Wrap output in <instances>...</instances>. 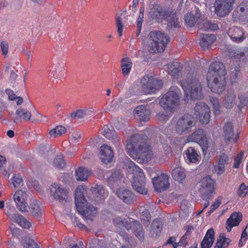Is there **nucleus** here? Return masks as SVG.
<instances>
[{
	"label": "nucleus",
	"mask_w": 248,
	"mask_h": 248,
	"mask_svg": "<svg viewBox=\"0 0 248 248\" xmlns=\"http://www.w3.org/2000/svg\"><path fill=\"white\" fill-rule=\"evenodd\" d=\"M185 158L189 163H198L200 162L201 156L197 151L190 147L185 151Z\"/></svg>",
	"instance_id": "nucleus-26"
},
{
	"label": "nucleus",
	"mask_w": 248,
	"mask_h": 248,
	"mask_svg": "<svg viewBox=\"0 0 248 248\" xmlns=\"http://www.w3.org/2000/svg\"><path fill=\"white\" fill-rule=\"evenodd\" d=\"M172 177L173 179L181 182L186 178L184 169L182 168H176L172 171Z\"/></svg>",
	"instance_id": "nucleus-40"
},
{
	"label": "nucleus",
	"mask_w": 248,
	"mask_h": 248,
	"mask_svg": "<svg viewBox=\"0 0 248 248\" xmlns=\"http://www.w3.org/2000/svg\"><path fill=\"white\" fill-rule=\"evenodd\" d=\"M16 117L14 120L15 123H18L21 122L22 120L25 121H29L31 120V112L26 108L20 107L17 109L16 112Z\"/></svg>",
	"instance_id": "nucleus-28"
},
{
	"label": "nucleus",
	"mask_w": 248,
	"mask_h": 248,
	"mask_svg": "<svg viewBox=\"0 0 248 248\" xmlns=\"http://www.w3.org/2000/svg\"><path fill=\"white\" fill-rule=\"evenodd\" d=\"M50 192L52 196L56 199L63 200L67 197L68 191L67 189L57 183H54L50 187Z\"/></svg>",
	"instance_id": "nucleus-19"
},
{
	"label": "nucleus",
	"mask_w": 248,
	"mask_h": 248,
	"mask_svg": "<svg viewBox=\"0 0 248 248\" xmlns=\"http://www.w3.org/2000/svg\"><path fill=\"white\" fill-rule=\"evenodd\" d=\"M215 181L209 176L203 178L200 183L199 191L204 199L209 200L215 193Z\"/></svg>",
	"instance_id": "nucleus-11"
},
{
	"label": "nucleus",
	"mask_w": 248,
	"mask_h": 248,
	"mask_svg": "<svg viewBox=\"0 0 248 248\" xmlns=\"http://www.w3.org/2000/svg\"><path fill=\"white\" fill-rule=\"evenodd\" d=\"M195 113L198 116L200 122L202 124L209 123L210 117L209 107L204 103H197L194 108Z\"/></svg>",
	"instance_id": "nucleus-15"
},
{
	"label": "nucleus",
	"mask_w": 248,
	"mask_h": 248,
	"mask_svg": "<svg viewBox=\"0 0 248 248\" xmlns=\"http://www.w3.org/2000/svg\"><path fill=\"white\" fill-rule=\"evenodd\" d=\"M93 112L92 109H78L73 112L71 114V117L72 119H81L84 118L87 115H91Z\"/></svg>",
	"instance_id": "nucleus-39"
},
{
	"label": "nucleus",
	"mask_w": 248,
	"mask_h": 248,
	"mask_svg": "<svg viewBox=\"0 0 248 248\" xmlns=\"http://www.w3.org/2000/svg\"><path fill=\"white\" fill-rule=\"evenodd\" d=\"M85 189L83 186H78L75 190V202L77 210L84 219L92 221L97 213L96 209L88 204L84 197Z\"/></svg>",
	"instance_id": "nucleus-4"
},
{
	"label": "nucleus",
	"mask_w": 248,
	"mask_h": 248,
	"mask_svg": "<svg viewBox=\"0 0 248 248\" xmlns=\"http://www.w3.org/2000/svg\"><path fill=\"white\" fill-rule=\"evenodd\" d=\"M234 2V0H216L214 6L215 13L217 16L229 15Z\"/></svg>",
	"instance_id": "nucleus-13"
},
{
	"label": "nucleus",
	"mask_w": 248,
	"mask_h": 248,
	"mask_svg": "<svg viewBox=\"0 0 248 248\" xmlns=\"http://www.w3.org/2000/svg\"><path fill=\"white\" fill-rule=\"evenodd\" d=\"M210 102L212 104L215 114H219L220 112V105L219 100L217 98L212 97L210 99Z\"/></svg>",
	"instance_id": "nucleus-50"
},
{
	"label": "nucleus",
	"mask_w": 248,
	"mask_h": 248,
	"mask_svg": "<svg viewBox=\"0 0 248 248\" xmlns=\"http://www.w3.org/2000/svg\"><path fill=\"white\" fill-rule=\"evenodd\" d=\"M129 168V171L133 174V188L140 194H146L147 190L145 187V178L143 171L133 162L130 163Z\"/></svg>",
	"instance_id": "nucleus-8"
},
{
	"label": "nucleus",
	"mask_w": 248,
	"mask_h": 248,
	"mask_svg": "<svg viewBox=\"0 0 248 248\" xmlns=\"http://www.w3.org/2000/svg\"><path fill=\"white\" fill-rule=\"evenodd\" d=\"M170 41L167 34L160 31H151L146 42L148 50L152 53L163 52Z\"/></svg>",
	"instance_id": "nucleus-5"
},
{
	"label": "nucleus",
	"mask_w": 248,
	"mask_h": 248,
	"mask_svg": "<svg viewBox=\"0 0 248 248\" xmlns=\"http://www.w3.org/2000/svg\"><path fill=\"white\" fill-rule=\"evenodd\" d=\"M248 193V186L242 183L239 186L237 190V195L242 198L245 197Z\"/></svg>",
	"instance_id": "nucleus-55"
},
{
	"label": "nucleus",
	"mask_w": 248,
	"mask_h": 248,
	"mask_svg": "<svg viewBox=\"0 0 248 248\" xmlns=\"http://www.w3.org/2000/svg\"><path fill=\"white\" fill-rule=\"evenodd\" d=\"M116 25L119 35L121 36L124 28L126 26V19L122 16H117L116 19Z\"/></svg>",
	"instance_id": "nucleus-45"
},
{
	"label": "nucleus",
	"mask_w": 248,
	"mask_h": 248,
	"mask_svg": "<svg viewBox=\"0 0 248 248\" xmlns=\"http://www.w3.org/2000/svg\"><path fill=\"white\" fill-rule=\"evenodd\" d=\"M188 142H195L199 143L204 151L207 148V140L203 130L199 129L187 138Z\"/></svg>",
	"instance_id": "nucleus-17"
},
{
	"label": "nucleus",
	"mask_w": 248,
	"mask_h": 248,
	"mask_svg": "<svg viewBox=\"0 0 248 248\" xmlns=\"http://www.w3.org/2000/svg\"><path fill=\"white\" fill-rule=\"evenodd\" d=\"M73 175L72 174L64 173L61 176L62 181L64 183H69L73 180Z\"/></svg>",
	"instance_id": "nucleus-62"
},
{
	"label": "nucleus",
	"mask_w": 248,
	"mask_h": 248,
	"mask_svg": "<svg viewBox=\"0 0 248 248\" xmlns=\"http://www.w3.org/2000/svg\"><path fill=\"white\" fill-rule=\"evenodd\" d=\"M118 197L127 204L133 202L136 199L133 193L129 190L121 188L117 191Z\"/></svg>",
	"instance_id": "nucleus-25"
},
{
	"label": "nucleus",
	"mask_w": 248,
	"mask_h": 248,
	"mask_svg": "<svg viewBox=\"0 0 248 248\" xmlns=\"http://www.w3.org/2000/svg\"><path fill=\"white\" fill-rule=\"evenodd\" d=\"M186 24L190 27L197 25L198 23H202L204 16H185Z\"/></svg>",
	"instance_id": "nucleus-41"
},
{
	"label": "nucleus",
	"mask_w": 248,
	"mask_h": 248,
	"mask_svg": "<svg viewBox=\"0 0 248 248\" xmlns=\"http://www.w3.org/2000/svg\"><path fill=\"white\" fill-rule=\"evenodd\" d=\"M121 177V173L119 171H116L112 173L111 175L108 179V183L109 185L112 183L117 182Z\"/></svg>",
	"instance_id": "nucleus-58"
},
{
	"label": "nucleus",
	"mask_w": 248,
	"mask_h": 248,
	"mask_svg": "<svg viewBox=\"0 0 248 248\" xmlns=\"http://www.w3.org/2000/svg\"><path fill=\"white\" fill-rule=\"evenodd\" d=\"M216 39V36L214 34H203L201 37L200 46L203 49H208Z\"/></svg>",
	"instance_id": "nucleus-31"
},
{
	"label": "nucleus",
	"mask_w": 248,
	"mask_h": 248,
	"mask_svg": "<svg viewBox=\"0 0 248 248\" xmlns=\"http://www.w3.org/2000/svg\"><path fill=\"white\" fill-rule=\"evenodd\" d=\"M144 94H153L162 89L163 83L161 79L146 75L141 78Z\"/></svg>",
	"instance_id": "nucleus-10"
},
{
	"label": "nucleus",
	"mask_w": 248,
	"mask_h": 248,
	"mask_svg": "<svg viewBox=\"0 0 248 248\" xmlns=\"http://www.w3.org/2000/svg\"><path fill=\"white\" fill-rule=\"evenodd\" d=\"M131 60L128 57H124L121 60V69L123 75L124 77L128 76L132 67Z\"/></svg>",
	"instance_id": "nucleus-34"
},
{
	"label": "nucleus",
	"mask_w": 248,
	"mask_h": 248,
	"mask_svg": "<svg viewBox=\"0 0 248 248\" xmlns=\"http://www.w3.org/2000/svg\"><path fill=\"white\" fill-rule=\"evenodd\" d=\"M5 93L8 95V98L10 100L14 101L16 100V103L17 105L19 106L23 103V98L21 96H16L12 90L10 89H6L5 90Z\"/></svg>",
	"instance_id": "nucleus-42"
},
{
	"label": "nucleus",
	"mask_w": 248,
	"mask_h": 248,
	"mask_svg": "<svg viewBox=\"0 0 248 248\" xmlns=\"http://www.w3.org/2000/svg\"><path fill=\"white\" fill-rule=\"evenodd\" d=\"M27 196L26 191L23 189H18L14 194L13 199L16 207L21 212H28V205L26 202Z\"/></svg>",
	"instance_id": "nucleus-14"
},
{
	"label": "nucleus",
	"mask_w": 248,
	"mask_h": 248,
	"mask_svg": "<svg viewBox=\"0 0 248 248\" xmlns=\"http://www.w3.org/2000/svg\"><path fill=\"white\" fill-rule=\"evenodd\" d=\"M146 132L135 134L127 140L126 149L127 153L134 159H141L144 162L151 160L153 152L147 144L148 139Z\"/></svg>",
	"instance_id": "nucleus-1"
},
{
	"label": "nucleus",
	"mask_w": 248,
	"mask_h": 248,
	"mask_svg": "<svg viewBox=\"0 0 248 248\" xmlns=\"http://www.w3.org/2000/svg\"><path fill=\"white\" fill-rule=\"evenodd\" d=\"M151 111L146 106L137 107L134 111L135 118L140 122H147L150 118Z\"/></svg>",
	"instance_id": "nucleus-18"
},
{
	"label": "nucleus",
	"mask_w": 248,
	"mask_h": 248,
	"mask_svg": "<svg viewBox=\"0 0 248 248\" xmlns=\"http://www.w3.org/2000/svg\"><path fill=\"white\" fill-rule=\"evenodd\" d=\"M140 212L141 214L140 217V219L145 222H149L151 219V217L148 210H146L144 207H141Z\"/></svg>",
	"instance_id": "nucleus-52"
},
{
	"label": "nucleus",
	"mask_w": 248,
	"mask_h": 248,
	"mask_svg": "<svg viewBox=\"0 0 248 248\" xmlns=\"http://www.w3.org/2000/svg\"><path fill=\"white\" fill-rule=\"evenodd\" d=\"M164 20L167 21V25L169 28L179 27L180 23L177 16H164Z\"/></svg>",
	"instance_id": "nucleus-44"
},
{
	"label": "nucleus",
	"mask_w": 248,
	"mask_h": 248,
	"mask_svg": "<svg viewBox=\"0 0 248 248\" xmlns=\"http://www.w3.org/2000/svg\"><path fill=\"white\" fill-rule=\"evenodd\" d=\"M91 191L94 196L104 199L107 195V190L101 185H95L91 188Z\"/></svg>",
	"instance_id": "nucleus-37"
},
{
	"label": "nucleus",
	"mask_w": 248,
	"mask_h": 248,
	"mask_svg": "<svg viewBox=\"0 0 248 248\" xmlns=\"http://www.w3.org/2000/svg\"><path fill=\"white\" fill-rule=\"evenodd\" d=\"M65 132L66 129L64 126L59 125L51 129L49 132V135L50 138H54L56 137L61 136Z\"/></svg>",
	"instance_id": "nucleus-43"
},
{
	"label": "nucleus",
	"mask_w": 248,
	"mask_h": 248,
	"mask_svg": "<svg viewBox=\"0 0 248 248\" xmlns=\"http://www.w3.org/2000/svg\"><path fill=\"white\" fill-rule=\"evenodd\" d=\"M22 244L24 248H38L37 244L32 240L26 238L22 241Z\"/></svg>",
	"instance_id": "nucleus-49"
},
{
	"label": "nucleus",
	"mask_w": 248,
	"mask_h": 248,
	"mask_svg": "<svg viewBox=\"0 0 248 248\" xmlns=\"http://www.w3.org/2000/svg\"><path fill=\"white\" fill-rule=\"evenodd\" d=\"M238 98L240 100L239 109L242 111L243 108L248 106V94L239 95Z\"/></svg>",
	"instance_id": "nucleus-51"
},
{
	"label": "nucleus",
	"mask_w": 248,
	"mask_h": 248,
	"mask_svg": "<svg viewBox=\"0 0 248 248\" xmlns=\"http://www.w3.org/2000/svg\"><path fill=\"white\" fill-rule=\"evenodd\" d=\"M102 133L108 139L114 140L115 139H117L116 132L109 129L107 125L104 126Z\"/></svg>",
	"instance_id": "nucleus-46"
},
{
	"label": "nucleus",
	"mask_w": 248,
	"mask_h": 248,
	"mask_svg": "<svg viewBox=\"0 0 248 248\" xmlns=\"http://www.w3.org/2000/svg\"><path fill=\"white\" fill-rule=\"evenodd\" d=\"M231 161V159L227 155L223 153L219 156L217 163L225 167V165L230 163Z\"/></svg>",
	"instance_id": "nucleus-54"
},
{
	"label": "nucleus",
	"mask_w": 248,
	"mask_h": 248,
	"mask_svg": "<svg viewBox=\"0 0 248 248\" xmlns=\"http://www.w3.org/2000/svg\"><path fill=\"white\" fill-rule=\"evenodd\" d=\"M181 91L175 86H171L168 92L160 99L159 104L167 111L173 113L180 105Z\"/></svg>",
	"instance_id": "nucleus-6"
},
{
	"label": "nucleus",
	"mask_w": 248,
	"mask_h": 248,
	"mask_svg": "<svg viewBox=\"0 0 248 248\" xmlns=\"http://www.w3.org/2000/svg\"><path fill=\"white\" fill-rule=\"evenodd\" d=\"M70 217L72 223L75 225V226H77L78 228L81 229H86L85 226L78 221L77 220V218L75 216L71 215L70 216Z\"/></svg>",
	"instance_id": "nucleus-63"
},
{
	"label": "nucleus",
	"mask_w": 248,
	"mask_h": 248,
	"mask_svg": "<svg viewBox=\"0 0 248 248\" xmlns=\"http://www.w3.org/2000/svg\"><path fill=\"white\" fill-rule=\"evenodd\" d=\"M180 82L186 98L189 97L191 100L202 98V87L196 73L193 72H185L183 79L180 80Z\"/></svg>",
	"instance_id": "nucleus-3"
},
{
	"label": "nucleus",
	"mask_w": 248,
	"mask_h": 248,
	"mask_svg": "<svg viewBox=\"0 0 248 248\" xmlns=\"http://www.w3.org/2000/svg\"><path fill=\"white\" fill-rule=\"evenodd\" d=\"M228 34L233 42L236 43L241 42L246 38L243 30L239 27L230 28L228 31Z\"/></svg>",
	"instance_id": "nucleus-22"
},
{
	"label": "nucleus",
	"mask_w": 248,
	"mask_h": 248,
	"mask_svg": "<svg viewBox=\"0 0 248 248\" xmlns=\"http://www.w3.org/2000/svg\"><path fill=\"white\" fill-rule=\"evenodd\" d=\"M242 219V215L240 212H233L227 219L226 229L230 232L232 228L239 225Z\"/></svg>",
	"instance_id": "nucleus-23"
},
{
	"label": "nucleus",
	"mask_w": 248,
	"mask_h": 248,
	"mask_svg": "<svg viewBox=\"0 0 248 248\" xmlns=\"http://www.w3.org/2000/svg\"><path fill=\"white\" fill-rule=\"evenodd\" d=\"M244 156V152H240L234 159L233 168L237 169L241 163L242 160Z\"/></svg>",
	"instance_id": "nucleus-59"
},
{
	"label": "nucleus",
	"mask_w": 248,
	"mask_h": 248,
	"mask_svg": "<svg viewBox=\"0 0 248 248\" xmlns=\"http://www.w3.org/2000/svg\"><path fill=\"white\" fill-rule=\"evenodd\" d=\"M169 179V176L164 173L153 178L152 182L155 190L158 192H160L169 188L170 187Z\"/></svg>",
	"instance_id": "nucleus-16"
},
{
	"label": "nucleus",
	"mask_w": 248,
	"mask_h": 248,
	"mask_svg": "<svg viewBox=\"0 0 248 248\" xmlns=\"http://www.w3.org/2000/svg\"><path fill=\"white\" fill-rule=\"evenodd\" d=\"M114 224L120 229L125 228L128 231L130 230L140 241L144 239V232L141 225L136 220H131L129 217L123 218L118 217L113 220Z\"/></svg>",
	"instance_id": "nucleus-7"
},
{
	"label": "nucleus",
	"mask_w": 248,
	"mask_h": 248,
	"mask_svg": "<svg viewBox=\"0 0 248 248\" xmlns=\"http://www.w3.org/2000/svg\"><path fill=\"white\" fill-rule=\"evenodd\" d=\"M168 72L174 78L178 79L179 73L182 69V65L178 62H173L169 63L167 65Z\"/></svg>",
	"instance_id": "nucleus-27"
},
{
	"label": "nucleus",
	"mask_w": 248,
	"mask_h": 248,
	"mask_svg": "<svg viewBox=\"0 0 248 248\" xmlns=\"http://www.w3.org/2000/svg\"><path fill=\"white\" fill-rule=\"evenodd\" d=\"M224 136L225 140L226 141H230L231 140L234 142L236 143L239 138V133H237L233 138H232L234 136L233 127L232 123L229 122L226 123L223 127Z\"/></svg>",
	"instance_id": "nucleus-24"
},
{
	"label": "nucleus",
	"mask_w": 248,
	"mask_h": 248,
	"mask_svg": "<svg viewBox=\"0 0 248 248\" xmlns=\"http://www.w3.org/2000/svg\"><path fill=\"white\" fill-rule=\"evenodd\" d=\"M5 214L12 221L17 223L22 228L29 229L31 226V223L23 216L18 213L14 206L7 207Z\"/></svg>",
	"instance_id": "nucleus-12"
},
{
	"label": "nucleus",
	"mask_w": 248,
	"mask_h": 248,
	"mask_svg": "<svg viewBox=\"0 0 248 248\" xmlns=\"http://www.w3.org/2000/svg\"><path fill=\"white\" fill-rule=\"evenodd\" d=\"M198 27L204 31L210 30L212 31H215L218 29V26L216 23H215L214 22L213 23L207 20L205 16H204L203 19L202 23H198Z\"/></svg>",
	"instance_id": "nucleus-36"
},
{
	"label": "nucleus",
	"mask_w": 248,
	"mask_h": 248,
	"mask_svg": "<svg viewBox=\"0 0 248 248\" xmlns=\"http://www.w3.org/2000/svg\"><path fill=\"white\" fill-rule=\"evenodd\" d=\"M226 74L225 66L222 62H215L211 64L206 79L208 87L213 92L220 94L224 91Z\"/></svg>",
	"instance_id": "nucleus-2"
},
{
	"label": "nucleus",
	"mask_w": 248,
	"mask_h": 248,
	"mask_svg": "<svg viewBox=\"0 0 248 248\" xmlns=\"http://www.w3.org/2000/svg\"><path fill=\"white\" fill-rule=\"evenodd\" d=\"M237 11L240 15H248V2L243 1L238 8Z\"/></svg>",
	"instance_id": "nucleus-53"
},
{
	"label": "nucleus",
	"mask_w": 248,
	"mask_h": 248,
	"mask_svg": "<svg viewBox=\"0 0 248 248\" xmlns=\"http://www.w3.org/2000/svg\"><path fill=\"white\" fill-rule=\"evenodd\" d=\"M54 166L57 169L60 170L63 168L65 165L63 159V156L60 154L54 159L53 161Z\"/></svg>",
	"instance_id": "nucleus-48"
},
{
	"label": "nucleus",
	"mask_w": 248,
	"mask_h": 248,
	"mask_svg": "<svg viewBox=\"0 0 248 248\" xmlns=\"http://www.w3.org/2000/svg\"><path fill=\"white\" fill-rule=\"evenodd\" d=\"M221 197H218V198L215 201V202L212 204L210 208V210L208 212L209 214H211L221 204Z\"/></svg>",
	"instance_id": "nucleus-60"
},
{
	"label": "nucleus",
	"mask_w": 248,
	"mask_h": 248,
	"mask_svg": "<svg viewBox=\"0 0 248 248\" xmlns=\"http://www.w3.org/2000/svg\"><path fill=\"white\" fill-rule=\"evenodd\" d=\"M238 57L242 61L248 60V47H245L238 55Z\"/></svg>",
	"instance_id": "nucleus-61"
},
{
	"label": "nucleus",
	"mask_w": 248,
	"mask_h": 248,
	"mask_svg": "<svg viewBox=\"0 0 248 248\" xmlns=\"http://www.w3.org/2000/svg\"><path fill=\"white\" fill-rule=\"evenodd\" d=\"M64 72L65 69L64 67L59 66L55 71L52 72V74L56 78H61L64 76Z\"/></svg>",
	"instance_id": "nucleus-56"
},
{
	"label": "nucleus",
	"mask_w": 248,
	"mask_h": 248,
	"mask_svg": "<svg viewBox=\"0 0 248 248\" xmlns=\"http://www.w3.org/2000/svg\"><path fill=\"white\" fill-rule=\"evenodd\" d=\"M171 123L174 131L178 134L189 132L195 124L191 115L188 114L181 117H174L171 120Z\"/></svg>",
	"instance_id": "nucleus-9"
},
{
	"label": "nucleus",
	"mask_w": 248,
	"mask_h": 248,
	"mask_svg": "<svg viewBox=\"0 0 248 248\" xmlns=\"http://www.w3.org/2000/svg\"><path fill=\"white\" fill-rule=\"evenodd\" d=\"M113 157V152L111 147L105 144L100 148V158L104 164L111 162Z\"/></svg>",
	"instance_id": "nucleus-20"
},
{
	"label": "nucleus",
	"mask_w": 248,
	"mask_h": 248,
	"mask_svg": "<svg viewBox=\"0 0 248 248\" xmlns=\"http://www.w3.org/2000/svg\"><path fill=\"white\" fill-rule=\"evenodd\" d=\"M10 185L15 188L18 187L23 184L22 178L20 174H15L10 180Z\"/></svg>",
	"instance_id": "nucleus-47"
},
{
	"label": "nucleus",
	"mask_w": 248,
	"mask_h": 248,
	"mask_svg": "<svg viewBox=\"0 0 248 248\" xmlns=\"http://www.w3.org/2000/svg\"><path fill=\"white\" fill-rule=\"evenodd\" d=\"M172 113L167 111L165 113L164 112H159L157 114V117L159 121L164 122L167 121Z\"/></svg>",
	"instance_id": "nucleus-57"
},
{
	"label": "nucleus",
	"mask_w": 248,
	"mask_h": 248,
	"mask_svg": "<svg viewBox=\"0 0 248 248\" xmlns=\"http://www.w3.org/2000/svg\"><path fill=\"white\" fill-rule=\"evenodd\" d=\"M236 94L232 89L227 90L224 97L222 101V106L227 108H232L235 104Z\"/></svg>",
	"instance_id": "nucleus-21"
},
{
	"label": "nucleus",
	"mask_w": 248,
	"mask_h": 248,
	"mask_svg": "<svg viewBox=\"0 0 248 248\" xmlns=\"http://www.w3.org/2000/svg\"><path fill=\"white\" fill-rule=\"evenodd\" d=\"M129 94L131 95H140L144 94L142 91L141 79L135 81L128 90Z\"/></svg>",
	"instance_id": "nucleus-35"
},
{
	"label": "nucleus",
	"mask_w": 248,
	"mask_h": 248,
	"mask_svg": "<svg viewBox=\"0 0 248 248\" xmlns=\"http://www.w3.org/2000/svg\"><path fill=\"white\" fill-rule=\"evenodd\" d=\"M29 209L31 213L35 217L39 218L41 217L42 214V206L41 203L38 200L31 198L30 203Z\"/></svg>",
	"instance_id": "nucleus-29"
},
{
	"label": "nucleus",
	"mask_w": 248,
	"mask_h": 248,
	"mask_svg": "<svg viewBox=\"0 0 248 248\" xmlns=\"http://www.w3.org/2000/svg\"><path fill=\"white\" fill-rule=\"evenodd\" d=\"M213 228L208 230L201 243V248H210L212 246L215 240Z\"/></svg>",
	"instance_id": "nucleus-30"
},
{
	"label": "nucleus",
	"mask_w": 248,
	"mask_h": 248,
	"mask_svg": "<svg viewBox=\"0 0 248 248\" xmlns=\"http://www.w3.org/2000/svg\"><path fill=\"white\" fill-rule=\"evenodd\" d=\"M231 241L229 238L225 236L224 233H220L214 248H225L229 246Z\"/></svg>",
	"instance_id": "nucleus-38"
},
{
	"label": "nucleus",
	"mask_w": 248,
	"mask_h": 248,
	"mask_svg": "<svg viewBox=\"0 0 248 248\" xmlns=\"http://www.w3.org/2000/svg\"><path fill=\"white\" fill-rule=\"evenodd\" d=\"M162 230V223L160 219L154 220L151 224L150 232L153 237L158 236Z\"/></svg>",
	"instance_id": "nucleus-33"
},
{
	"label": "nucleus",
	"mask_w": 248,
	"mask_h": 248,
	"mask_svg": "<svg viewBox=\"0 0 248 248\" xmlns=\"http://www.w3.org/2000/svg\"><path fill=\"white\" fill-rule=\"evenodd\" d=\"M92 172L87 168L80 167L75 172L76 179L78 181H84L87 180Z\"/></svg>",
	"instance_id": "nucleus-32"
},
{
	"label": "nucleus",
	"mask_w": 248,
	"mask_h": 248,
	"mask_svg": "<svg viewBox=\"0 0 248 248\" xmlns=\"http://www.w3.org/2000/svg\"><path fill=\"white\" fill-rule=\"evenodd\" d=\"M215 172L218 175H220L223 173L225 170V167L223 165H220L218 163L214 167Z\"/></svg>",
	"instance_id": "nucleus-64"
}]
</instances>
